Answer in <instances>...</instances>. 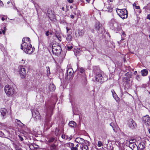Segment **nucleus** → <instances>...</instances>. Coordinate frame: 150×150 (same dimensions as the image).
Listing matches in <instances>:
<instances>
[{
	"label": "nucleus",
	"mask_w": 150,
	"mask_h": 150,
	"mask_svg": "<svg viewBox=\"0 0 150 150\" xmlns=\"http://www.w3.org/2000/svg\"><path fill=\"white\" fill-rule=\"evenodd\" d=\"M135 8L137 9H139L140 8V6H136Z\"/></svg>",
	"instance_id": "nucleus-46"
},
{
	"label": "nucleus",
	"mask_w": 150,
	"mask_h": 150,
	"mask_svg": "<svg viewBox=\"0 0 150 150\" xmlns=\"http://www.w3.org/2000/svg\"><path fill=\"white\" fill-rule=\"evenodd\" d=\"M71 150H78V148L75 147L73 146L71 149Z\"/></svg>",
	"instance_id": "nucleus-39"
},
{
	"label": "nucleus",
	"mask_w": 150,
	"mask_h": 150,
	"mask_svg": "<svg viewBox=\"0 0 150 150\" xmlns=\"http://www.w3.org/2000/svg\"><path fill=\"white\" fill-rule=\"evenodd\" d=\"M69 126L73 128L76 127V123L74 121H70L69 123Z\"/></svg>",
	"instance_id": "nucleus-16"
},
{
	"label": "nucleus",
	"mask_w": 150,
	"mask_h": 150,
	"mask_svg": "<svg viewBox=\"0 0 150 150\" xmlns=\"http://www.w3.org/2000/svg\"><path fill=\"white\" fill-rule=\"evenodd\" d=\"M52 50L53 54L57 56L59 55L62 50L60 46L56 44H53L52 45Z\"/></svg>",
	"instance_id": "nucleus-4"
},
{
	"label": "nucleus",
	"mask_w": 150,
	"mask_h": 150,
	"mask_svg": "<svg viewBox=\"0 0 150 150\" xmlns=\"http://www.w3.org/2000/svg\"><path fill=\"white\" fill-rule=\"evenodd\" d=\"M67 49L68 50H70L72 48V46H69L68 45L67 46Z\"/></svg>",
	"instance_id": "nucleus-36"
},
{
	"label": "nucleus",
	"mask_w": 150,
	"mask_h": 150,
	"mask_svg": "<svg viewBox=\"0 0 150 150\" xmlns=\"http://www.w3.org/2000/svg\"><path fill=\"white\" fill-rule=\"evenodd\" d=\"M113 124V123H111L110 124V126H112V127L113 128V127L112 126Z\"/></svg>",
	"instance_id": "nucleus-56"
},
{
	"label": "nucleus",
	"mask_w": 150,
	"mask_h": 150,
	"mask_svg": "<svg viewBox=\"0 0 150 150\" xmlns=\"http://www.w3.org/2000/svg\"><path fill=\"white\" fill-rule=\"evenodd\" d=\"M33 117L35 119V120H36L40 119V115L39 112L37 110H34L32 112Z\"/></svg>",
	"instance_id": "nucleus-8"
},
{
	"label": "nucleus",
	"mask_w": 150,
	"mask_h": 150,
	"mask_svg": "<svg viewBox=\"0 0 150 150\" xmlns=\"http://www.w3.org/2000/svg\"><path fill=\"white\" fill-rule=\"evenodd\" d=\"M25 61V59H22L21 61H20V62L21 63H24Z\"/></svg>",
	"instance_id": "nucleus-38"
},
{
	"label": "nucleus",
	"mask_w": 150,
	"mask_h": 150,
	"mask_svg": "<svg viewBox=\"0 0 150 150\" xmlns=\"http://www.w3.org/2000/svg\"><path fill=\"white\" fill-rule=\"evenodd\" d=\"M79 145L78 144H77L76 146H75V147H76V148H78V147H79Z\"/></svg>",
	"instance_id": "nucleus-59"
},
{
	"label": "nucleus",
	"mask_w": 150,
	"mask_h": 150,
	"mask_svg": "<svg viewBox=\"0 0 150 150\" xmlns=\"http://www.w3.org/2000/svg\"><path fill=\"white\" fill-rule=\"evenodd\" d=\"M19 72L21 78H24L25 76V69L23 67H20L19 68Z\"/></svg>",
	"instance_id": "nucleus-9"
},
{
	"label": "nucleus",
	"mask_w": 150,
	"mask_h": 150,
	"mask_svg": "<svg viewBox=\"0 0 150 150\" xmlns=\"http://www.w3.org/2000/svg\"><path fill=\"white\" fill-rule=\"evenodd\" d=\"M4 4L0 0V7L4 6Z\"/></svg>",
	"instance_id": "nucleus-42"
},
{
	"label": "nucleus",
	"mask_w": 150,
	"mask_h": 150,
	"mask_svg": "<svg viewBox=\"0 0 150 150\" xmlns=\"http://www.w3.org/2000/svg\"><path fill=\"white\" fill-rule=\"evenodd\" d=\"M55 89V87L53 84H50L49 86V89L50 91H54Z\"/></svg>",
	"instance_id": "nucleus-17"
},
{
	"label": "nucleus",
	"mask_w": 150,
	"mask_h": 150,
	"mask_svg": "<svg viewBox=\"0 0 150 150\" xmlns=\"http://www.w3.org/2000/svg\"><path fill=\"white\" fill-rule=\"evenodd\" d=\"M66 39L68 41H71L72 39L71 36L70 34L68 35L66 38Z\"/></svg>",
	"instance_id": "nucleus-25"
},
{
	"label": "nucleus",
	"mask_w": 150,
	"mask_h": 150,
	"mask_svg": "<svg viewBox=\"0 0 150 150\" xmlns=\"http://www.w3.org/2000/svg\"><path fill=\"white\" fill-rule=\"evenodd\" d=\"M72 138V136H70L69 137V140H70Z\"/></svg>",
	"instance_id": "nucleus-57"
},
{
	"label": "nucleus",
	"mask_w": 150,
	"mask_h": 150,
	"mask_svg": "<svg viewBox=\"0 0 150 150\" xmlns=\"http://www.w3.org/2000/svg\"><path fill=\"white\" fill-rule=\"evenodd\" d=\"M75 141L81 144H83L85 143V140L83 139L80 137L76 138L75 140Z\"/></svg>",
	"instance_id": "nucleus-12"
},
{
	"label": "nucleus",
	"mask_w": 150,
	"mask_h": 150,
	"mask_svg": "<svg viewBox=\"0 0 150 150\" xmlns=\"http://www.w3.org/2000/svg\"><path fill=\"white\" fill-rule=\"evenodd\" d=\"M0 16L1 18V20L2 21H4L5 20L6 18H7V17L6 16L4 15H1Z\"/></svg>",
	"instance_id": "nucleus-30"
},
{
	"label": "nucleus",
	"mask_w": 150,
	"mask_h": 150,
	"mask_svg": "<svg viewBox=\"0 0 150 150\" xmlns=\"http://www.w3.org/2000/svg\"><path fill=\"white\" fill-rule=\"evenodd\" d=\"M55 140V138L53 137H50L47 138V140H46V143L48 144L54 142Z\"/></svg>",
	"instance_id": "nucleus-14"
},
{
	"label": "nucleus",
	"mask_w": 150,
	"mask_h": 150,
	"mask_svg": "<svg viewBox=\"0 0 150 150\" xmlns=\"http://www.w3.org/2000/svg\"><path fill=\"white\" fill-rule=\"evenodd\" d=\"M70 17L71 18L73 19L74 18V16L73 15H70Z\"/></svg>",
	"instance_id": "nucleus-51"
},
{
	"label": "nucleus",
	"mask_w": 150,
	"mask_h": 150,
	"mask_svg": "<svg viewBox=\"0 0 150 150\" xmlns=\"http://www.w3.org/2000/svg\"><path fill=\"white\" fill-rule=\"evenodd\" d=\"M66 145L67 146L69 147L71 149L72 148L73 146H74V144L73 143H72L70 142L67 143Z\"/></svg>",
	"instance_id": "nucleus-23"
},
{
	"label": "nucleus",
	"mask_w": 150,
	"mask_h": 150,
	"mask_svg": "<svg viewBox=\"0 0 150 150\" xmlns=\"http://www.w3.org/2000/svg\"><path fill=\"white\" fill-rule=\"evenodd\" d=\"M101 25L99 22H97L95 25V29L98 31V33H99L100 28L101 27Z\"/></svg>",
	"instance_id": "nucleus-15"
},
{
	"label": "nucleus",
	"mask_w": 150,
	"mask_h": 150,
	"mask_svg": "<svg viewBox=\"0 0 150 150\" xmlns=\"http://www.w3.org/2000/svg\"><path fill=\"white\" fill-rule=\"evenodd\" d=\"M112 96L117 101V99H118V98L117 96L116 95V93H115V94H113V95Z\"/></svg>",
	"instance_id": "nucleus-32"
},
{
	"label": "nucleus",
	"mask_w": 150,
	"mask_h": 150,
	"mask_svg": "<svg viewBox=\"0 0 150 150\" xmlns=\"http://www.w3.org/2000/svg\"><path fill=\"white\" fill-rule=\"evenodd\" d=\"M141 76L139 75H137L136 77V79L138 81H140L141 79Z\"/></svg>",
	"instance_id": "nucleus-35"
},
{
	"label": "nucleus",
	"mask_w": 150,
	"mask_h": 150,
	"mask_svg": "<svg viewBox=\"0 0 150 150\" xmlns=\"http://www.w3.org/2000/svg\"><path fill=\"white\" fill-rule=\"evenodd\" d=\"M82 82L84 85H85L87 83V80L85 75H83V77L82 78Z\"/></svg>",
	"instance_id": "nucleus-21"
},
{
	"label": "nucleus",
	"mask_w": 150,
	"mask_h": 150,
	"mask_svg": "<svg viewBox=\"0 0 150 150\" xmlns=\"http://www.w3.org/2000/svg\"><path fill=\"white\" fill-rule=\"evenodd\" d=\"M133 6L134 7H135V6H136V4L135 3H134L133 4Z\"/></svg>",
	"instance_id": "nucleus-54"
},
{
	"label": "nucleus",
	"mask_w": 150,
	"mask_h": 150,
	"mask_svg": "<svg viewBox=\"0 0 150 150\" xmlns=\"http://www.w3.org/2000/svg\"><path fill=\"white\" fill-rule=\"evenodd\" d=\"M66 29H67V33L68 32V31L70 30V29L68 27H67Z\"/></svg>",
	"instance_id": "nucleus-52"
},
{
	"label": "nucleus",
	"mask_w": 150,
	"mask_h": 150,
	"mask_svg": "<svg viewBox=\"0 0 150 150\" xmlns=\"http://www.w3.org/2000/svg\"><path fill=\"white\" fill-rule=\"evenodd\" d=\"M45 35H46V36H48L49 35H52V32H50L49 30H48V31H47V32H46V33H45Z\"/></svg>",
	"instance_id": "nucleus-31"
},
{
	"label": "nucleus",
	"mask_w": 150,
	"mask_h": 150,
	"mask_svg": "<svg viewBox=\"0 0 150 150\" xmlns=\"http://www.w3.org/2000/svg\"><path fill=\"white\" fill-rule=\"evenodd\" d=\"M129 147L132 150H138V148L135 143L129 144Z\"/></svg>",
	"instance_id": "nucleus-13"
},
{
	"label": "nucleus",
	"mask_w": 150,
	"mask_h": 150,
	"mask_svg": "<svg viewBox=\"0 0 150 150\" xmlns=\"http://www.w3.org/2000/svg\"><path fill=\"white\" fill-rule=\"evenodd\" d=\"M4 90L6 95L8 97L12 96L15 92L14 88L11 86L8 85L5 86Z\"/></svg>",
	"instance_id": "nucleus-3"
},
{
	"label": "nucleus",
	"mask_w": 150,
	"mask_h": 150,
	"mask_svg": "<svg viewBox=\"0 0 150 150\" xmlns=\"http://www.w3.org/2000/svg\"><path fill=\"white\" fill-rule=\"evenodd\" d=\"M122 35L124 37H125L126 36V34L125 33V32L122 30Z\"/></svg>",
	"instance_id": "nucleus-43"
},
{
	"label": "nucleus",
	"mask_w": 150,
	"mask_h": 150,
	"mask_svg": "<svg viewBox=\"0 0 150 150\" xmlns=\"http://www.w3.org/2000/svg\"><path fill=\"white\" fill-rule=\"evenodd\" d=\"M21 48L27 54H31L34 52L35 48L32 47L30 43V38H24L22 40V43L21 45Z\"/></svg>",
	"instance_id": "nucleus-1"
},
{
	"label": "nucleus",
	"mask_w": 150,
	"mask_h": 150,
	"mask_svg": "<svg viewBox=\"0 0 150 150\" xmlns=\"http://www.w3.org/2000/svg\"><path fill=\"white\" fill-rule=\"evenodd\" d=\"M128 125L129 127L132 129H135L137 127L136 123L132 119H130L129 120Z\"/></svg>",
	"instance_id": "nucleus-7"
},
{
	"label": "nucleus",
	"mask_w": 150,
	"mask_h": 150,
	"mask_svg": "<svg viewBox=\"0 0 150 150\" xmlns=\"http://www.w3.org/2000/svg\"><path fill=\"white\" fill-rule=\"evenodd\" d=\"M1 115L4 117L7 112V110L3 108L1 109Z\"/></svg>",
	"instance_id": "nucleus-18"
},
{
	"label": "nucleus",
	"mask_w": 150,
	"mask_h": 150,
	"mask_svg": "<svg viewBox=\"0 0 150 150\" xmlns=\"http://www.w3.org/2000/svg\"><path fill=\"white\" fill-rule=\"evenodd\" d=\"M134 140H130L129 141V144H131L134 143Z\"/></svg>",
	"instance_id": "nucleus-37"
},
{
	"label": "nucleus",
	"mask_w": 150,
	"mask_h": 150,
	"mask_svg": "<svg viewBox=\"0 0 150 150\" xmlns=\"http://www.w3.org/2000/svg\"><path fill=\"white\" fill-rule=\"evenodd\" d=\"M111 91L112 93V95H113V94H115V92L113 90H112Z\"/></svg>",
	"instance_id": "nucleus-50"
},
{
	"label": "nucleus",
	"mask_w": 150,
	"mask_h": 150,
	"mask_svg": "<svg viewBox=\"0 0 150 150\" xmlns=\"http://www.w3.org/2000/svg\"><path fill=\"white\" fill-rule=\"evenodd\" d=\"M78 70L81 73H83L85 72V70L83 67L78 68Z\"/></svg>",
	"instance_id": "nucleus-24"
},
{
	"label": "nucleus",
	"mask_w": 150,
	"mask_h": 150,
	"mask_svg": "<svg viewBox=\"0 0 150 150\" xmlns=\"http://www.w3.org/2000/svg\"><path fill=\"white\" fill-rule=\"evenodd\" d=\"M145 146V144L144 143H141L139 145V149H144Z\"/></svg>",
	"instance_id": "nucleus-19"
},
{
	"label": "nucleus",
	"mask_w": 150,
	"mask_h": 150,
	"mask_svg": "<svg viewBox=\"0 0 150 150\" xmlns=\"http://www.w3.org/2000/svg\"><path fill=\"white\" fill-rule=\"evenodd\" d=\"M67 1L69 3H72L74 2V0H67Z\"/></svg>",
	"instance_id": "nucleus-41"
},
{
	"label": "nucleus",
	"mask_w": 150,
	"mask_h": 150,
	"mask_svg": "<svg viewBox=\"0 0 150 150\" xmlns=\"http://www.w3.org/2000/svg\"><path fill=\"white\" fill-rule=\"evenodd\" d=\"M13 9L15 10H16L17 11H18V9H17V8L15 6V4H14V5Z\"/></svg>",
	"instance_id": "nucleus-45"
},
{
	"label": "nucleus",
	"mask_w": 150,
	"mask_h": 150,
	"mask_svg": "<svg viewBox=\"0 0 150 150\" xmlns=\"http://www.w3.org/2000/svg\"><path fill=\"white\" fill-rule=\"evenodd\" d=\"M62 137L63 139H65V135L64 134H63L62 136Z\"/></svg>",
	"instance_id": "nucleus-47"
},
{
	"label": "nucleus",
	"mask_w": 150,
	"mask_h": 150,
	"mask_svg": "<svg viewBox=\"0 0 150 150\" xmlns=\"http://www.w3.org/2000/svg\"><path fill=\"white\" fill-rule=\"evenodd\" d=\"M73 72L74 71L72 68H69L67 71V78H69V79H72Z\"/></svg>",
	"instance_id": "nucleus-11"
},
{
	"label": "nucleus",
	"mask_w": 150,
	"mask_h": 150,
	"mask_svg": "<svg viewBox=\"0 0 150 150\" xmlns=\"http://www.w3.org/2000/svg\"><path fill=\"white\" fill-rule=\"evenodd\" d=\"M82 150H89L88 146L86 145H83L82 147Z\"/></svg>",
	"instance_id": "nucleus-27"
},
{
	"label": "nucleus",
	"mask_w": 150,
	"mask_h": 150,
	"mask_svg": "<svg viewBox=\"0 0 150 150\" xmlns=\"http://www.w3.org/2000/svg\"><path fill=\"white\" fill-rule=\"evenodd\" d=\"M110 1V2H112L113 1V0H109Z\"/></svg>",
	"instance_id": "nucleus-62"
},
{
	"label": "nucleus",
	"mask_w": 150,
	"mask_h": 150,
	"mask_svg": "<svg viewBox=\"0 0 150 150\" xmlns=\"http://www.w3.org/2000/svg\"><path fill=\"white\" fill-rule=\"evenodd\" d=\"M117 14L123 19L127 18V11L125 9H117L116 10Z\"/></svg>",
	"instance_id": "nucleus-5"
},
{
	"label": "nucleus",
	"mask_w": 150,
	"mask_h": 150,
	"mask_svg": "<svg viewBox=\"0 0 150 150\" xmlns=\"http://www.w3.org/2000/svg\"><path fill=\"white\" fill-rule=\"evenodd\" d=\"M47 74H50V68L49 67H47Z\"/></svg>",
	"instance_id": "nucleus-34"
},
{
	"label": "nucleus",
	"mask_w": 150,
	"mask_h": 150,
	"mask_svg": "<svg viewBox=\"0 0 150 150\" xmlns=\"http://www.w3.org/2000/svg\"><path fill=\"white\" fill-rule=\"evenodd\" d=\"M46 118L47 121L48 122H49L50 121L47 120V119L49 117L51 116L52 114V110L51 108L48 107L47 108L46 113Z\"/></svg>",
	"instance_id": "nucleus-10"
},
{
	"label": "nucleus",
	"mask_w": 150,
	"mask_h": 150,
	"mask_svg": "<svg viewBox=\"0 0 150 150\" xmlns=\"http://www.w3.org/2000/svg\"><path fill=\"white\" fill-rule=\"evenodd\" d=\"M4 30H2V31H0V34H1L2 33L4 34H5V31L6 30V29L5 27H4Z\"/></svg>",
	"instance_id": "nucleus-28"
},
{
	"label": "nucleus",
	"mask_w": 150,
	"mask_h": 150,
	"mask_svg": "<svg viewBox=\"0 0 150 150\" xmlns=\"http://www.w3.org/2000/svg\"><path fill=\"white\" fill-rule=\"evenodd\" d=\"M59 130L57 128H56L55 130V134L56 136H57L59 135Z\"/></svg>",
	"instance_id": "nucleus-29"
},
{
	"label": "nucleus",
	"mask_w": 150,
	"mask_h": 150,
	"mask_svg": "<svg viewBox=\"0 0 150 150\" xmlns=\"http://www.w3.org/2000/svg\"><path fill=\"white\" fill-rule=\"evenodd\" d=\"M17 122H20L22 124H23V125H24V124H23V123H22L21 122V121H20V120H17Z\"/></svg>",
	"instance_id": "nucleus-55"
},
{
	"label": "nucleus",
	"mask_w": 150,
	"mask_h": 150,
	"mask_svg": "<svg viewBox=\"0 0 150 150\" xmlns=\"http://www.w3.org/2000/svg\"><path fill=\"white\" fill-rule=\"evenodd\" d=\"M66 8L67 9V11H68L69 10V9H68L69 6H66Z\"/></svg>",
	"instance_id": "nucleus-58"
},
{
	"label": "nucleus",
	"mask_w": 150,
	"mask_h": 150,
	"mask_svg": "<svg viewBox=\"0 0 150 150\" xmlns=\"http://www.w3.org/2000/svg\"><path fill=\"white\" fill-rule=\"evenodd\" d=\"M56 36L59 40H61V37L59 35H57V34H56Z\"/></svg>",
	"instance_id": "nucleus-40"
},
{
	"label": "nucleus",
	"mask_w": 150,
	"mask_h": 150,
	"mask_svg": "<svg viewBox=\"0 0 150 150\" xmlns=\"http://www.w3.org/2000/svg\"><path fill=\"white\" fill-rule=\"evenodd\" d=\"M69 139V137L67 135H65V139Z\"/></svg>",
	"instance_id": "nucleus-53"
},
{
	"label": "nucleus",
	"mask_w": 150,
	"mask_h": 150,
	"mask_svg": "<svg viewBox=\"0 0 150 150\" xmlns=\"http://www.w3.org/2000/svg\"><path fill=\"white\" fill-rule=\"evenodd\" d=\"M148 73V71L146 69L142 70L141 71V74L143 76H146Z\"/></svg>",
	"instance_id": "nucleus-20"
},
{
	"label": "nucleus",
	"mask_w": 150,
	"mask_h": 150,
	"mask_svg": "<svg viewBox=\"0 0 150 150\" xmlns=\"http://www.w3.org/2000/svg\"><path fill=\"white\" fill-rule=\"evenodd\" d=\"M10 1H8L7 2V4H10Z\"/></svg>",
	"instance_id": "nucleus-63"
},
{
	"label": "nucleus",
	"mask_w": 150,
	"mask_h": 150,
	"mask_svg": "<svg viewBox=\"0 0 150 150\" xmlns=\"http://www.w3.org/2000/svg\"><path fill=\"white\" fill-rule=\"evenodd\" d=\"M147 18L148 19L150 20V14L147 15Z\"/></svg>",
	"instance_id": "nucleus-49"
},
{
	"label": "nucleus",
	"mask_w": 150,
	"mask_h": 150,
	"mask_svg": "<svg viewBox=\"0 0 150 150\" xmlns=\"http://www.w3.org/2000/svg\"><path fill=\"white\" fill-rule=\"evenodd\" d=\"M138 150H144V149H139L138 148Z\"/></svg>",
	"instance_id": "nucleus-64"
},
{
	"label": "nucleus",
	"mask_w": 150,
	"mask_h": 150,
	"mask_svg": "<svg viewBox=\"0 0 150 150\" xmlns=\"http://www.w3.org/2000/svg\"><path fill=\"white\" fill-rule=\"evenodd\" d=\"M93 0H86V1L87 3H89L90 1H93Z\"/></svg>",
	"instance_id": "nucleus-48"
},
{
	"label": "nucleus",
	"mask_w": 150,
	"mask_h": 150,
	"mask_svg": "<svg viewBox=\"0 0 150 150\" xmlns=\"http://www.w3.org/2000/svg\"><path fill=\"white\" fill-rule=\"evenodd\" d=\"M104 9L105 11H110L111 10L110 7V6L109 5L108 6H105L104 8Z\"/></svg>",
	"instance_id": "nucleus-22"
},
{
	"label": "nucleus",
	"mask_w": 150,
	"mask_h": 150,
	"mask_svg": "<svg viewBox=\"0 0 150 150\" xmlns=\"http://www.w3.org/2000/svg\"><path fill=\"white\" fill-rule=\"evenodd\" d=\"M50 149L55 150L56 147V146L54 144H51L50 145Z\"/></svg>",
	"instance_id": "nucleus-26"
},
{
	"label": "nucleus",
	"mask_w": 150,
	"mask_h": 150,
	"mask_svg": "<svg viewBox=\"0 0 150 150\" xmlns=\"http://www.w3.org/2000/svg\"><path fill=\"white\" fill-rule=\"evenodd\" d=\"M18 136L19 137L20 140L21 141H23V139L22 137H21V136Z\"/></svg>",
	"instance_id": "nucleus-44"
},
{
	"label": "nucleus",
	"mask_w": 150,
	"mask_h": 150,
	"mask_svg": "<svg viewBox=\"0 0 150 150\" xmlns=\"http://www.w3.org/2000/svg\"><path fill=\"white\" fill-rule=\"evenodd\" d=\"M103 72L100 70L97 69L94 72L93 79L94 81H97L100 82L104 81H103Z\"/></svg>",
	"instance_id": "nucleus-2"
},
{
	"label": "nucleus",
	"mask_w": 150,
	"mask_h": 150,
	"mask_svg": "<svg viewBox=\"0 0 150 150\" xmlns=\"http://www.w3.org/2000/svg\"><path fill=\"white\" fill-rule=\"evenodd\" d=\"M77 51L78 53H79L81 50L80 49H79L78 50V49Z\"/></svg>",
	"instance_id": "nucleus-60"
},
{
	"label": "nucleus",
	"mask_w": 150,
	"mask_h": 150,
	"mask_svg": "<svg viewBox=\"0 0 150 150\" xmlns=\"http://www.w3.org/2000/svg\"><path fill=\"white\" fill-rule=\"evenodd\" d=\"M142 121L143 123L146 126H149L150 125V117L148 115L143 117Z\"/></svg>",
	"instance_id": "nucleus-6"
},
{
	"label": "nucleus",
	"mask_w": 150,
	"mask_h": 150,
	"mask_svg": "<svg viewBox=\"0 0 150 150\" xmlns=\"http://www.w3.org/2000/svg\"><path fill=\"white\" fill-rule=\"evenodd\" d=\"M137 71H135L134 72V74H137Z\"/></svg>",
	"instance_id": "nucleus-61"
},
{
	"label": "nucleus",
	"mask_w": 150,
	"mask_h": 150,
	"mask_svg": "<svg viewBox=\"0 0 150 150\" xmlns=\"http://www.w3.org/2000/svg\"><path fill=\"white\" fill-rule=\"evenodd\" d=\"M103 145L102 142L100 141H98V147H100Z\"/></svg>",
	"instance_id": "nucleus-33"
}]
</instances>
